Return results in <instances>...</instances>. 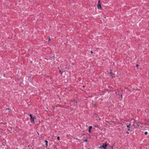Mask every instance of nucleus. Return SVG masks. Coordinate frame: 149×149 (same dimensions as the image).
Here are the masks:
<instances>
[{"mask_svg":"<svg viewBox=\"0 0 149 149\" xmlns=\"http://www.w3.org/2000/svg\"><path fill=\"white\" fill-rule=\"evenodd\" d=\"M29 116H30V120L31 123L32 124H35V122L34 121L35 119L36 118V117L35 116H33L31 114H30Z\"/></svg>","mask_w":149,"mask_h":149,"instance_id":"1","label":"nucleus"},{"mask_svg":"<svg viewBox=\"0 0 149 149\" xmlns=\"http://www.w3.org/2000/svg\"><path fill=\"white\" fill-rule=\"evenodd\" d=\"M108 145V144L107 143H103L102 146H100L99 148L100 149H102V148L104 149H106L107 146Z\"/></svg>","mask_w":149,"mask_h":149,"instance_id":"2","label":"nucleus"},{"mask_svg":"<svg viewBox=\"0 0 149 149\" xmlns=\"http://www.w3.org/2000/svg\"><path fill=\"white\" fill-rule=\"evenodd\" d=\"M141 123L140 122H139L138 123L134 122L133 124V125L134 127L135 128L137 129Z\"/></svg>","mask_w":149,"mask_h":149,"instance_id":"3","label":"nucleus"},{"mask_svg":"<svg viewBox=\"0 0 149 149\" xmlns=\"http://www.w3.org/2000/svg\"><path fill=\"white\" fill-rule=\"evenodd\" d=\"M97 8L98 9H100L102 8L100 4V0H99L98 1V5H97Z\"/></svg>","mask_w":149,"mask_h":149,"instance_id":"4","label":"nucleus"},{"mask_svg":"<svg viewBox=\"0 0 149 149\" xmlns=\"http://www.w3.org/2000/svg\"><path fill=\"white\" fill-rule=\"evenodd\" d=\"M33 79V77L32 76V75H31L30 76L28 77V80L31 82L32 83V81Z\"/></svg>","mask_w":149,"mask_h":149,"instance_id":"5","label":"nucleus"},{"mask_svg":"<svg viewBox=\"0 0 149 149\" xmlns=\"http://www.w3.org/2000/svg\"><path fill=\"white\" fill-rule=\"evenodd\" d=\"M110 70V71L109 73L110 75L112 77V78H113V77H114L113 76H114L115 77V74L114 73H113V72H112L111 70Z\"/></svg>","mask_w":149,"mask_h":149,"instance_id":"6","label":"nucleus"},{"mask_svg":"<svg viewBox=\"0 0 149 149\" xmlns=\"http://www.w3.org/2000/svg\"><path fill=\"white\" fill-rule=\"evenodd\" d=\"M92 128V126H90L89 127V130H88V132H89L91 134V129Z\"/></svg>","mask_w":149,"mask_h":149,"instance_id":"7","label":"nucleus"},{"mask_svg":"<svg viewBox=\"0 0 149 149\" xmlns=\"http://www.w3.org/2000/svg\"><path fill=\"white\" fill-rule=\"evenodd\" d=\"M71 102H74V104L75 105H77V102L75 101V100H74L73 101H71Z\"/></svg>","mask_w":149,"mask_h":149,"instance_id":"8","label":"nucleus"},{"mask_svg":"<svg viewBox=\"0 0 149 149\" xmlns=\"http://www.w3.org/2000/svg\"><path fill=\"white\" fill-rule=\"evenodd\" d=\"M45 145L47 147L48 145V141L47 140L45 141Z\"/></svg>","mask_w":149,"mask_h":149,"instance_id":"9","label":"nucleus"},{"mask_svg":"<svg viewBox=\"0 0 149 149\" xmlns=\"http://www.w3.org/2000/svg\"><path fill=\"white\" fill-rule=\"evenodd\" d=\"M131 124V123H130V124L129 125H127V127L128 128H130V126Z\"/></svg>","mask_w":149,"mask_h":149,"instance_id":"10","label":"nucleus"},{"mask_svg":"<svg viewBox=\"0 0 149 149\" xmlns=\"http://www.w3.org/2000/svg\"><path fill=\"white\" fill-rule=\"evenodd\" d=\"M59 72L60 73V74H62V73H63V71H62L61 70H59Z\"/></svg>","mask_w":149,"mask_h":149,"instance_id":"11","label":"nucleus"},{"mask_svg":"<svg viewBox=\"0 0 149 149\" xmlns=\"http://www.w3.org/2000/svg\"><path fill=\"white\" fill-rule=\"evenodd\" d=\"M94 126L96 127H98L99 126V125H94Z\"/></svg>","mask_w":149,"mask_h":149,"instance_id":"12","label":"nucleus"},{"mask_svg":"<svg viewBox=\"0 0 149 149\" xmlns=\"http://www.w3.org/2000/svg\"><path fill=\"white\" fill-rule=\"evenodd\" d=\"M145 135H147L148 134V132H145L144 133Z\"/></svg>","mask_w":149,"mask_h":149,"instance_id":"13","label":"nucleus"},{"mask_svg":"<svg viewBox=\"0 0 149 149\" xmlns=\"http://www.w3.org/2000/svg\"><path fill=\"white\" fill-rule=\"evenodd\" d=\"M57 139L58 140H60V137L59 136H57Z\"/></svg>","mask_w":149,"mask_h":149,"instance_id":"14","label":"nucleus"},{"mask_svg":"<svg viewBox=\"0 0 149 149\" xmlns=\"http://www.w3.org/2000/svg\"><path fill=\"white\" fill-rule=\"evenodd\" d=\"M111 149H113V146H110Z\"/></svg>","mask_w":149,"mask_h":149,"instance_id":"15","label":"nucleus"},{"mask_svg":"<svg viewBox=\"0 0 149 149\" xmlns=\"http://www.w3.org/2000/svg\"><path fill=\"white\" fill-rule=\"evenodd\" d=\"M84 141L87 142V139H85L84 140Z\"/></svg>","mask_w":149,"mask_h":149,"instance_id":"16","label":"nucleus"},{"mask_svg":"<svg viewBox=\"0 0 149 149\" xmlns=\"http://www.w3.org/2000/svg\"><path fill=\"white\" fill-rule=\"evenodd\" d=\"M130 128H128V131H130Z\"/></svg>","mask_w":149,"mask_h":149,"instance_id":"17","label":"nucleus"},{"mask_svg":"<svg viewBox=\"0 0 149 149\" xmlns=\"http://www.w3.org/2000/svg\"><path fill=\"white\" fill-rule=\"evenodd\" d=\"M126 133L127 134H129V133L128 131H127V132H126Z\"/></svg>","mask_w":149,"mask_h":149,"instance_id":"18","label":"nucleus"},{"mask_svg":"<svg viewBox=\"0 0 149 149\" xmlns=\"http://www.w3.org/2000/svg\"><path fill=\"white\" fill-rule=\"evenodd\" d=\"M50 40H51V38H49V40H48L49 41Z\"/></svg>","mask_w":149,"mask_h":149,"instance_id":"19","label":"nucleus"},{"mask_svg":"<svg viewBox=\"0 0 149 149\" xmlns=\"http://www.w3.org/2000/svg\"><path fill=\"white\" fill-rule=\"evenodd\" d=\"M138 66H139V65H138V64H137L136 65V67H138Z\"/></svg>","mask_w":149,"mask_h":149,"instance_id":"20","label":"nucleus"},{"mask_svg":"<svg viewBox=\"0 0 149 149\" xmlns=\"http://www.w3.org/2000/svg\"><path fill=\"white\" fill-rule=\"evenodd\" d=\"M6 109L9 110L10 111V109L9 108H7V109Z\"/></svg>","mask_w":149,"mask_h":149,"instance_id":"21","label":"nucleus"},{"mask_svg":"<svg viewBox=\"0 0 149 149\" xmlns=\"http://www.w3.org/2000/svg\"><path fill=\"white\" fill-rule=\"evenodd\" d=\"M91 53L92 54L93 53V52L92 51H91Z\"/></svg>","mask_w":149,"mask_h":149,"instance_id":"22","label":"nucleus"},{"mask_svg":"<svg viewBox=\"0 0 149 149\" xmlns=\"http://www.w3.org/2000/svg\"><path fill=\"white\" fill-rule=\"evenodd\" d=\"M3 76H4V77H5V74H3Z\"/></svg>","mask_w":149,"mask_h":149,"instance_id":"23","label":"nucleus"},{"mask_svg":"<svg viewBox=\"0 0 149 149\" xmlns=\"http://www.w3.org/2000/svg\"><path fill=\"white\" fill-rule=\"evenodd\" d=\"M121 97H122V96H123V95H122V94H121Z\"/></svg>","mask_w":149,"mask_h":149,"instance_id":"24","label":"nucleus"},{"mask_svg":"<svg viewBox=\"0 0 149 149\" xmlns=\"http://www.w3.org/2000/svg\"><path fill=\"white\" fill-rule=\"evenodd\" d=\"M115 93H116V94H117V92H115Z\"/></svg>","mask_w":149,"mask_h":149,"instance_id":"25","label":"nucleus"}]
</instances>
